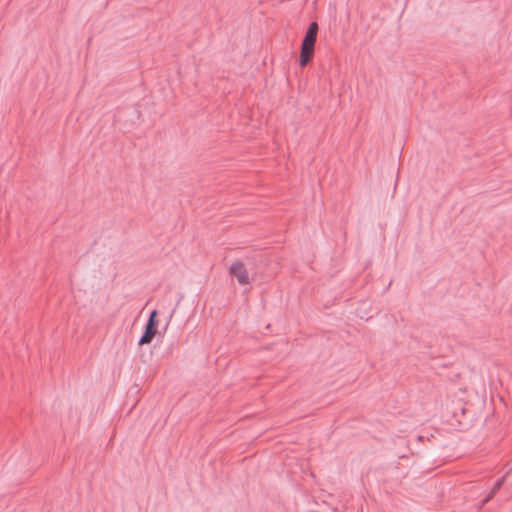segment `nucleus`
Returning a JSON list of instances; mask_svg holds the SVG:
<instances>
[{"label": "nucleus", "instance_id": "1", "mask_svg": "<svg viewBox=\"0 0 512 512\" xmlns=\"http://www.w3.org/2000/svg\"><path fill=\"white\" fill-rule=\"evenodd\" d=\"M318 32V24L310 23L301 44L300 65L306 66L313 56Z\"/></svg>", "mask_w": 512, "mask_h": 512}, {"label": "nucleus", "instance_id": "2", "mask_svg": "<svg viewBox=\"0 0 512 512\" xmlns=\"http://www.w3.org/2000/svg\"><path fill=\"white\" fill-rule=\"evenodd\" d=\"M157 310L150 312L149 318L145 325V330L142 336L138 340V345L142 346L150 344L157 333Z\"/></svg>", "mask_w": 512, "mask_h": 512}, {"label": "nucleus", "instance_id": "3", "mask_svg": "<svg viewBox=\"0 0 512 512\" xmlns=\"http://www.w3.org/2000/svg\"><path fill=\"white\" fill-rule=\"evenodd\" d=\"M230 274L235 277L240 285H246L249 283L248 271L244 264L240 261L234 262L230 266Z\"/></svg>", "mask_w": 512, "mask_h": 512}, {"label": "nucleus", "instance_id": "4", "mask_svg": "<svg viewBox=\"0 0 512 512\" xmlns=\"http://www.w3.org/2000/svg\"><path fill=\"white\" fill-rule=\"evenodd\" d=\"M504 483V477L498 479L492 490L489 492V494L482 500V505L486 504L488 501H490L492 499V497L495 495V493L501 488V486L503 485Z\"/></svg>", "mask_w": 512, "mask_h": 512}]
</instances>
